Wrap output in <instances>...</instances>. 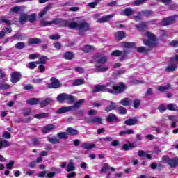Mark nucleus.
I'll return each instance as SVG.
<instances>
[{
  "instance_id": "1",
  "label": "nucleus",
  "mask_w": 178,
  "mask_h": 178,
  "mask_svg": "<svg viewBox=\"0 0 178 178\" xmlns=\"http://www.w3.org/2000/svg\"><path fill=\"white\" fill-rule=\"evenodd\" d=\"M54 23L56 26H59L60 27H69L70 29H76V30H79V35H84V33L86 31H90V24L87 23V22L83 20L80 22H70L69 21L62 19H54Z\"/></svg>"
},
{
  "instance_id": "2",
  "label": "nucleus",
  "mask_w": 178,
  "mask_h": 178,
  "mask_svg": "<svg viewBox=\"0 0 178 178\" xmlns=\"http://www.w3.org/2000/svg\"><path fill=\"white\" fill-rule=\"evenodd\" d=\"M105 87L106 88L113 90V92H108L110 94H120V92H123L126 88L124 83H120L119 85L116 86L113 81L107 83Z\"/></svg>"
},
{
  "instance_id": "3",
  "label": "nucleus",
  "mask_w": 178,
  "mask_h": 178,
  "mask_svg": "<svg viewBox=\"0 0 178 178\" xmlns=\"http://www.w3.org/2000/svg\"><path fill=\"white\" fill-rule=\"evenodd\" d=\"M145 37H147L148 40H144L143 42L147 47L152 48L156 47V36L151 32H146L144 35Z\"/></svg>"
},
{
  "instance_id": "4",
  "label": "nucleus",
  "mask_w": 178,
  "mask_h": 178,
  "mask_svg": "<svg viewBox=\"0 0 178 178\" xmlns=\"http://www.w3.org/2000/svg\"><path fill=\"white\" fill-rule=\"evenodd\" d=\"M163 162L168 163L170 168H176L178 166V158L176 157L170 159L168 157V156H164L163 157Z\"/></svg>"
},
{
  "instance_id": "5",
  "label": "nucleus",
  "mask_w": 178,
  "mask_h": 178,
  "mask_svg": "<svg viewBox=\"0 0 178 178\" xmlns=\"http://www.w3.org/2000/svg\"><path fill=\"white\" fill-rule=\"evenodd\" d=\"M130 52L129 49H124L123 52L120 50H115L111 53V56H121L120 60H124L127 58V54Z\"/></svg>"
},
{
  "instance_id": "6",
  "label": "nucleus",
  "mask_w": 178,
  "mask_h": 178,
  "mask_svg": "<svg viewBox=\"0 0 178 178\" xmlns=\"http://www.w3.org/2000/svg\"><path fill=\"white\" fill-rule=\"evenodd\" d=\"M93 62H96L97 65H105L108 62V57L97 54L93 56Z\"/></svg>"
},
{
  "instance_id": "7",
  "label": "nucleus",
  "mask_w": 178,
  "mask_h": 178,
  "mask_svg": "<svg viewBox=\"0 0 178 178\" xmlns=\"http://www.w3.org/2000/svg\"><path fill=\"white\" fill-rule=\"evenodd\" d=\"M113 92V90L106 88V86L105 85H96L95 86L94 90H92L93 93L95 92Z\"/></svg>"
},
{
  "instance_id": "8",
  "label": "nucleus",
  "mask_w": 178,
  "mask_h": 178,
  "mask_svg": "<svg viewBox=\"0 0 178 178\" xmlns=\"http://www.w3.org/2000/svg\"><path fill=\"white\" fill-rule=\"evenodd\" d=\"M178 15L171 16L167 18H165L162 21L163 26H169L170 24H173L175 20H177Z\"/></svg>"
},
{
  "instance_id": "9",
  "label": "nucleus",
  "mask_w": 178,
  "mask_h": 178,
  "mask_svg": "<svg viewBox=\"0 0 178 178\" xmlns=\"http://www.w3.org/2000/svg\"><path fill=\"white\" fill-rule=\"evenodd\" d=\"M51 83H49V88H59L60 87V82L56 78H51Z\"/></svg>"
},
{
  "instance_id": "10",
  "label": "nucleus",
  "mask_w": 178,
  "mask_h": 178,
  "mask_svg": "<svg viewBox=\"0 0 178 178\" xmlns=\"http://www.w3.org/2000/svg\"><path fill=\"white\" fill-rule=\"evenodd\" d=\"M37 18V15L31 14V15H27V14H23V22L28 20L30 23H34L35 19Z\"/></svg>"
},
{
  "instance_id": "11",
  "label": "nucleus",
  "mask_w": 178,
  "mask_h": 178,
  "mask_svg": "<svg viewBox=\"0 0 178 178\" xmlns=\"http://www.w3.org/2000/svg\"><path fill=\"white\" fill-rule=\"evenodd\" d=\"M113 17H115V14H110L99 18L97 22V23H106L111 19H113Z\"/></svg>"
},
{
  "instance_id": "12",
  "label": "nucleus",
  "mask_w": 178,
  "mask_h": 178,
  "mask_svg": "<svg viewBox=\"0 0 178 178\" xmlns=\"http://www.w3.org/2000/svg\"><path fill=\"white\" fill-rule=\"evenodd\" d=\"M87 122L92 124H102V118L99 117H92Z\"/></svg>"
},
{
  "instance_id": "13",
  "label": "nucleus",
  "mask_w": 178,
  "mask_h": 178,
  "mask_svg": "<svg viewBox=\"0 0 178 178\" xmlns=\"http://www.w3.org/2000/svg\"><path fill=\"white\" fill-rule=\"evenodd\" d=\"M54 129H56L55 125L49 124L42 128V131L44 134H48V133H50V131H52Z\"/></svg>"
},
{
  "instance_id": "14",
  "label": "nucleus",
  "mask_w": 178,
  "mask_h": 178,
  "mask_svg": "<svg viewBox=\"0 0 178 178\" xmlns=\"http://www.w3.org/2000/svg\"><path fill=\"white\" fill-rule=\"evenodd\" d=\"M51 9H52V4H49L47 6L44 7V9L39 13V17L45 16V15H47V12H48V10H51Z\"/></svg>"
},
{
  "instance_id": "15",
  "label": "nucleus",
  "mask_w": 178,
  "mask_h": 178,
  "mask_svg": "<svg viewBox=\"0 0 178 178\" xmlns=\"http://www.w3.org/2000/svg\"><path fill=\"white\" fill-rule=\"evenodd\" d=\"M50 102H52V99L51 98H47L44 100H41L40 99V102L38 104H40V106L41 108H45V106H47V105H49Z\"/></svg>"
},
{
  "instance_id": "16",
  "label": "nucleus",
  "mask_w": 178,
  "mask_h": 178,
  "mask_svg": "<svg viewBox=\"0 0 178 178\" xmlns=\"http://www.w3.org/2000/svg\"><path fill=\"white\" fill-rule=\"evenodd\" d=\"M11 81L13 83H17L20 80V73L19 72H13L11 74Z\"/></svg>"
},
{
  "instance_id": "17",
  "label": "nucleus",
  "mask_w": 178,
  "mask_h": 178,
  "mask_svg": "<svg viewBox=\"0 0 178 178\" xmlns=\"http://www.w3.org/2000/svg\"><path fill=\"white\" fill-rule=\"evenodd\" d=\"M28 105H38L40 102V99L38 98H31L26 101Z\"/></svg>"
},
{
  "instance_id": "18",
  "label": "nucleus",
  "mask_w": 178,
  "mask_h": 178,
  "mask_svg": "<svg viewBox=\"0 0 178 178\" xmlns=\"http://www.w3.org/2000/svg\"><path fill=\"white\" fill-rule=\"evenodd\" d=\"M84 99H80L79 101L76 102L74 106H70L72 108V111H76V108H80L84 104Z\"/></svg>"
},
{
  "instance_id": "19",
  "label": "nucleus",
  "mask_w": 178,
  "mask_h": 178,
  "mask_svg": "<svg viewBox=\"0 0 178 178\" xmlns=\"http://www.w3.org/2000/svg\"><path fill=\"white\" fill-rule=\"evenodd\" d=\"M122 15H124V16H131V15H134V10L131 9L130 7L127 8L122 11Z\"/></svg>"
},
{
  "instance_id": "20",
  "label": "nucleus",
  "mask_w": 178,
  "mask_h": 178,
  "mask_svg": "<svg viewBox=\"0 0 178 178\" xmlns=\"http://www.w3.org/2000/svg\"><path fill=\"white\" fill-rule=\"evenodd\" d=\"M138 155L143 158H147V159H152V157L150 154L147 153L146 152H144L143 150H139L138 152Z\"/></svg>"
},
{
  "instance_id": "21",
  "label": "nucleus",
  "mask_w": 178,
  "mask_h": 178,
  "mask_svg": "<svg viewBox=\"0 0 178 178\" xmlns=\"http://www.w3.org/2000/svg\"><path fill=\"white\" fill-rule=\"evenodd\" d=\"M76 170V167L74 166V163L73 160H70L67 165V172H73V170Z\"/></svg>"
},
{
  "instance_id": "22",
  "label": "nucleus",
  "mask_w": 178,
  "mask_h": 178,
  "mask_svg": "<svg viewBox=\"0 0 178 178\" xmlns=\"http://www.w3.org/2000/svg\"><path fill=\"white\" fill-rule=\"evenodd\" d=\"M124 123L127 126H134L138 123V120L136 118L127 120Z\"/></svg>"
},
{
  "instance_id": "23",
  "label": "nucleus",
  "mask_w": 178,
  "mask_h": 178,
  "mask_svg": "<svg viewBox=\"0 0 178 178\" xmlns=\"http://www.w3.org/2000/svg\"><path fill=\"white\" fill-rule=\"evenodd\" d=\"M72 107L70 106L61 107L56 111V113H66V112H70V111H72Z\"/></svg>"
},
{
  "instance_id": "24",
  "label": "nucleus",
  "mask_w": 178,
  "mask_h": 178,
  "mask_svg": "<svg viewBox=\"0 0 178 178\" xmlns=\"http://www.w3.org/2000/svg\"><path fill=\"white\" fill-rule=\"evenodd\" d=\"M139 16H152L154 15V13L149 10H143L138 13Z\"/></svg>"
},
{
  "instance_id": "25",
  "label": "nucleus",
  "mask_w": 178,
  "mask_h": 178,
  "mask_svg": "<svg viewBox=\"0 0 178 178\" xmlns=\"http://www.w3.org/2000/svg\"><path fill=\"white\" fill-rule=\"evenodd\" d=\"M121 45L123 48H136V43L134 42H126L122 43Z\"/></svg>"
},
{
  "instance_id": "26",
  "label": "nucleus",
  "mask_w": 178,
  "mask_h": 178,
  "mask_svg": "<svg viewBox=\"0 0 178 178\" xmlns=\"http://www.w3.org/2000/svg\"><path fill=\"white\" fill-rule=\"evenodd\" d=\"M67 133L70 136H77V134H79V131H77L72 127H68L67 129Z\"/></svg>"
},
{
  "instance_id": "27",
  "label": "nucleus",
  "mask_w": 178,
  "mask_h": 178,
  "mask_svg": "<svg viewBox=\"0 0 178 178\" xmlns=\"http://www.w3.org/2000/svg\"><path fill=\"white\" fill-rule=\"evenodd\" d=\"M52 24H54V19L52 21H45L44 19H42L40 21V26H42V27H47Z\"/></svg>"
},
{
  "instance_id": "28",
  "label": "nucleus",
  "mask_w": 178,
  "mask_h": 178,
  "mask_svg": "<svg viewBox=\"0 0 178 178\" xmlns=\"http://www.w3.org/2000/svg\"><path fill=\"white\" fill-rule=\"evenodd\" d=\"M82 147L84 148L85 149H92V148H95V144L85 143L82 144Z\"/></svg>"
},
{
  "instance_id": "29",
  "label": "nucleus",
  "mask_w": 178,
  "mask_h": 178,
  "mask_svg": "<svg viewBox=\"0 0 178 178\" xmlns=\"http://www.w3.org/2000/svg\"><path fill=\"white\" fill-rule=\"evenodd\" d=\"M63 58L65 59H67V60H72V59H73V58H74V54H73L70 51H67L64 54Z\"/></svg>"
},
{
  "instance_id": "30",
  "label": "nucleus",
  "mask_w": 178,
  "mask_h": 178,
  "mask_svg": "<svg viewBox=\"0 0 178 178\" xmlns=\"http://www.w3.org/2000/svg\"><path fill=\"white\" fill-rule=\"evenodd\" d=\"M126 37V33L124 31H118L115 33V38L117 40H123Z\"/></svg>"
},
{
  "instance_id": "31",
  "label": "nucleus",
  "mask_w": 178,
  "mask_h": 178,
  "mask_svg": "<svg viewBox=\"0 0 178 178\" xmlns=\"http://www.w3.org/2000/svg\"><path fill=\"white\" fill-rule=\"evenodd\" d=\"M47 60H48V58H47V56H42L39 58V60L36 62L38 65H45Z\"/></svg>"
},
{
  "instance_id": "32",
  "label": "nucleus",
  "mask_w": 178,
  "mask_h": 178,
  "mask_svg": "<svg viewBox=\"0 0 178 178\" xmlns=\"http://www.w3.org/2000/svg\"><path fill=\"white\" fill-rule=\"evenodd\" d=\"M126 134H134V130L129 129L125 131H121L119 134V136H126Z\"/></svg>"
},
{
  "instance_id": "33",
  "label": "nucleus",
  "mask_w": 178,
  "mask_h": 178,
  "mask_svg": "<svg viewBox=\"0 0 178 178\" xmlns=\"http://www.w3.org/2000/svg\"><path fill=\"white\" fill-rule=\"evenodd\" d=\"M57 101L61 104L66 101V93H61L57 97Z\"/></svg>"
},
{
  "instance_id": "34",
  "label": "nucleus",
  "mask_w": 178,
  "mask_h": 178,
  "mask_svg": "<svg viewBox=\"0 0 178 178\" xmlns=\"http://www.w3.org/2000/svg\"><path fill=\"white\" fill-rule=\"evenodd\" d=\"M40 42H41V40L37 38H31L28 41V43L29 44H40Z\"/></svg>"
},
{
  "instance_id": "35",
  "label": "nucleus",
  "mask_w": 178,
  "mask_h": 178,
  "mask_svg": "<svg viewBox=\"0 0 178 178\" xmlns=\"http://www.w3.org/2000/svg\"><path fill=\"white\" fill-rule=\"evenodd\" d=\"M74 96H72L70 95L66 94L65 101H67V104H73L75 101Z\"/></svg>"
},
{
  "instance_id": "36",
  "label": "nucleus",
  "mask_w": 178,
  "mask_h": 178,
  "mask_svg": "<svg viewBox=\"0 0 178 178\" xmlns=\"http://www.w3.org/2000/svg\"><path fill=\"white\" fill-rule=\"evenodd\" d=\"M82 51L83 52H91L92 51H94V47L91 45H85L82 47Z\"/></svg>"
},
{
  "instance_id": "37",
  "label": "nucleus",
  "mask_w": 178,
  "mask_h": 178,
  "mask_svg": "<svg viewBox=\"0 0 178 178\" xmlns=\"http://www.w3.org/2000/svg\"><path fill=\"white\" fill-rule=\"evenodd\" d=\"M108 70H109V67L108 66H97L96 67V71L97 72H108Z\"/></svg>"
},
{
  "instance_id": "38",
  "label": "nucleus",
  "mask_w": 178,
  "mask_h": 178,
  "mask_svg": "<svg viewBox=\"0 0 178 178\" xmlns=\"http://www.w3.org/2000/svg\"><path fill=\"white\" fill-rule=\"evenodd\" d=\"M22 6H15L13 7L10 9V12H13L14 13H22Z\"/></svg>"
},
{
  "instance_id": "39",
  "label": "nucleus",
  "mask_w": 178,
  "mask_h": 178,
  "mask_svg": "<svg viewBox=\"0 0 178 178\" xmlns=\"http://www.w3.org/2000/svg\"><path fill=\"white\" fill-rule=\"evenodd\" d=\"M86 82L84 81V79H76L72 83V86H81L82 84H85Z\"/></svg>"
},
{
  "instance_id": "40",
  "label": "nucleus",
  "mask_w": 178,
  "mask_h": 178,
  "mask_svg": "<svg viewBox=\"0 0 178 178\" xmlns=\"http://www.w3.org/2000/svg\"><path fill=\"white\" fill-rule=\"evenodd\" d=\"M114 109H116V104L115 103L111 102V105L106 107L105 111L106 112H111V111H113Z\"/></svg>"
},
{
  "instance_id": "41",
  "label": "nucleus",
  "mask_w": 178,
  "mask_h": 178,
  "mask_svg": "<svg viewBox=\"0 0 178 178\" xmlns=\"http://www.w3.org/2000/svg\"><path fill=\"white\" fill-rule=\"evenodd\" d=\"M116 119V115H115L114 114H110L109 115H108L106 121L108 122L109 123H112V122H115Z\"/></svg>"
},
{
  "instance_id": "42",
  "label": "nucleus",
  "mask_w": 178,
  "mask_h": 178,
  "mask_svg": "<svg viewBox=\"0 0 178 178\" xmlns=\"http://www.w3.org/2000/svg\"><path fill=\"white\" fill-rule=\"evenodd\" d=\"M167 109H168V111H178V106L175 104H169L167 106Z\"/></svg>"
},
{
  "instance_id": "43",
  "label": "nucleus",
  "mask_w": 178,
  "mask_h": 178,
  "mask_svg": "<svg viewBox=\"0 0 178 178\" xmlns=\"http://www.w3.org/2000/svg\"><path fill=\"white\" fill-rule=\"evenodd\" d=\"M48 141L49 143H51V144H59V139H58V138L54 136L51 138H48Z\"/></svg>"
},
{
  "instance_id": "44",
  "label": "nucleus",
  "mask_w": 178,
  "mask_h": 178,
  "mask_svg": "<svg viewBox=\"0 0 178 178\" xmlns=\"http://www.w3.org/2000/svg\"><path fill=\"white\" fill-rule=\"evenodd\" d=\"M136 27L140 31L147 29V24L145 22H143L142 24L136 25Z\"/></svg>"
},
{
  "instance_id": "45",
  "label": "nucleus",
  "mask_w": 178,
  "mask_h": 178,
  "mask_svg": "<svg viewBox=\"0 0 178 178\" xmlns=\"http://www.w3.org/2000/svg\"><path fill=\"white\" fill-rule=\"evenodd\" d=\"M37 65H38V63H37V61L31 62L26 65V67H28V69L33 70L35 69V67H37Z\"/></svg>"
},
{
  "instance_id": "46",
  "label": "nucleus",
  "mask_w": 178,
  "mask_h": 178,
  "mask_svg": "<svg viewBox=\"0 0 178 178\" xmlns=\"http://www.w3.org/2000/svg\"><path fill=\"white\" fill-rule=\"evenodd\" d=\"M48 114L43 113H40V114H36L34 115V118L35 119H44V118H47Z\"/></svg>"
},
{
  "instance_id": "47",
  "label": "nucleus",
  "mask_w": 178,
  "mask_h": 178,
  "mask_svg": "<svg viewBox=\"0 0 178 178\" xmlns=\"http://www.w3.org/2000/svg\"><path fill=\"white\" fill-rule=\"evenodd\" d=\"M177 69V67L175 64H172L167 67L166 70L167 72H175Z\"/></svg>"
},
{
  "instance_id": "48",
  "label": "nucleus",
  "mask_w": 178,
  "mask_h": 178,
  "mask_svg": "<svg viewBox=\"0 0 178 178\" xmlns=\"http://www.w3.org/2000/svg\"><path fill=\"white\" fill-rule=\"evenodd\" d=\"M170 88V86L168 84L166 86H159L158 90L159 91H161V92H163L165 91H168Z\"/></svg>"
},
{
  "instance_id": "49",
  "label": "nucleus",
  "mask_w": 178,
  "mask_h": 178,
  "mask_svg": "<svg viewBox=\"0 0 178 178\" xmlns=\"http://www.w3.org/2000/svg\"><path fill=\"white\" fill-rule=\"evenodd\" d=\"M121 104L124 105V106H130V100L129 99L125 98L121 100Z\"/></svg>"
},
{
  "instance_id": "50",
  "label": "nucleus",
  "mask_w": 178,
  "mask_h": 178,
  "mask_svg": "<svg viewBox=\"0 0 178 178\" xmlns=\"http://www.w3.org/2000/svg\"><path fill=\"white\" fill-rule=\"evenodd\" d=\"M122 149H124V151H129V149H133V145L132 144H124L122 145Z\"/></svg>"
},
{
  "instance_id": "51",
  "label": "nucleus",
  "mask_w": 178,
  "mask_h": 178,
  "mask_svg": "<svg viewBox=\"0 0 178 178\" xmlns=\"http://www.w3.org/2000/svg\"><path fill=\"white\" fill-rule=\"evenodd\" d=\"M0 23H5L6 24H12V22L9 19H5V17H0Z\"/></svg>"
},
{
  "instance_id": "52",
  "label": "nucleus",
  "mask_w": 178,
  "mask_h": 178,
  "mask_svg": "<svg viewBox=\"0 0 178 178\" xmlns=\"http://www.w3.org/2000/svg\"><path fill=\"white\" fill-rule=\"evenodd\" d=\"M38 58H40V54H31L29 56V59H30L31 60L37 59Z\"/></svg>"
},
{
  "instance_id": "53",
  "label": "nucleus",
  "mask_w": 178,
  "mask_h": 178,
  "mask_svg": "<svg viewBox=\"0 0 178 178\" xmlns=\"http://www.w3.org/2000/svg\"><path fill=\"white\" fill-rule=\"evenodd\" d=\"M160 39L161 40H165V38H166V37H168V33H166V31L165 30H161L160 31Z\"/></svg>"
},
{
  "instance_id": "54",
  "label": "nucleus",
  "mask_w": 178,
  "mask_h": 178,
  "mask_svg": "<svg viewBox=\"0 0 178 178\" xmlns=\"http://www.w3.org/2000/svg\"><path fill=\"white\" fill-rule=\"evenodd\" d=\"M58 138H67V133L66 132H60L57 134Z\"/></svg>"
},
{
  "instance_id": "55",
  "label": "nucleus",
  "mask_w": 178,
  "mask_h": 178,
  "mask_svg": "<svg viewBox=\"0 0 178 178\" xmlns=\"http://www.w3.org/2000/svg\"><path fill=\"white\" fill-rule=\"evenodd\" d=\"M99 2H101V0H97L95 2L89 3L88 6H89V8H94L97 5H98V3H99Z\"/></svg>"
},
{
  "instance_id": "56",
  "label": "nucleus",
  "mask_w": 178,
  "mask_h": 178,
  "mask_svg": "<svg viewBox=\"0 0 178 178\" xmlns=\"http://www.w3.org/2000/svg\"><path fill=\"white\" fill-rule=\"evenodd\" d=\"M13 165H15V161H10L9 163H8L6 165V168L8 170H12V168H13Z\"/></svg>"
},
{
  "instance_id": "57",
  "label": "nucleus",
  "mask_w": 178,
  "mask_h": 178,
  "mask_svg": "<svg viewBox=\"0 0 178 178\" xmlns=\"http://www.w3.org/2000/svg\"><path fill=\"white\" fill-rule=\"evenodd\" d=\"M47 171H41L38 174V177H42V178L46 177L47 178Z\"/></svg>"
},
{
  "instance_id": "58",
  "label": "nucleus",
  "mask_w": 178,
  "mask_h": 178,
  "mask_svg": "<svg viewBox=\"0 0 178 178\" xmlns=\"http://www.w3.org/2000/svg\"><path fill=\"white\" fill-rule=\"evenodd\" d=\"M31 140L32 141L33 145H38V144H40V140H38L37 138H31Z\"/></svg>"
},
{
  "instance_id": "59",
  "label": "nucleus",
  "mask_w": 178,
  "mask_h": 178,
  "mask_svg": "<svg viewBox=\"0 0 178 178\" xmlns=\"http://www.w3.org/2000/svg\"><path fill=\"white\" fill-rule=\"evenodd\" d=\"M49 38H50V40H59V38H60V35H59V34H55L49 36Z\"/></svg>"
},
{
  "instance_id": "60",
  "label": "nucleus",
  "mask_w": 178,
  "mask_h": 178,
  "mask_svg": "<svg viewBox=\"0 0 178 178\" xmlns=\"http://www.w3.org/2000/svg\"><path fill=\"white\" fill-rule=\"evenodd\" d=\"M127 112V111H126V108H124V107H120L118 108V113H121L122 115H126Z\"/></svg>"
},
{
  "instance_id": "61",
  "label": "nucleus",
  "mask_w": 178,
  "mask_h": 178,
  "mask_svg": "<svg viewBox=\"0 0 178 178\" xmlns=\"http://www.w3.org/2000/svg\"><path fill=\"white\" fill-rule=\"evenodd\" d=\"M75 72H77V73H84V68L81 67H76L74 68Z\"/></svg>"
},
{
  "instance_id": "62",
  "label": "nucleus",
  "mask_w": 178,
  "mask_h": 178,
  "mask_svg": "<svg viewBox=\"0 0 178 178\" xmlns=\"http://www.w3.org/2000/svg\"><path fill=\"white\" fill-rule=\"evenodd\" d=\"M138 52L141 53V52H147L148 50L145 49L144 47H139L137 49Z\"/></svg>"
},
{
  "instance_id": "63",
  "label": "nucleus",
  "mask_w": 178,
  "mask_h": 178,
  "mask_svg": "<svg viewBox=\"0 0 178 178\" xmlns=\"http://www.w3.org/2000/svg\"><path fill=\"white\" fill-rule=\"evenodd\" d=\"M9 85L8 84H0V90H8L9 88Z\"/></svg>"
},
{
  "instance_id": "64",
  "label": "nucleus",
  "mask_w": 178,
  "mask_h": 178,
  "mask_svg": "<svg viewBox=\"0 0 178 178\" xmlns=\"http://www.w3.org/2000/svg\"><path fill=\"white\" fill-rule=\"evenodd\" d=\"M55 175H56V172H47V178H54L55 177Z\"/></svg>"
}]
</instances>
